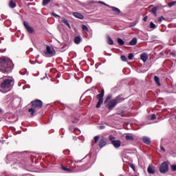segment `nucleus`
<instances>
[{
	"instance_id": "nucleus-1",
	"label": "nucleus",
	"mask_w": 176,
	"mask_h": 176,
	"mask_svg": "<svg viewBox=\"0 0 176 176\" xmlns=\"http://www.w3.org/2000/svg\"><path fill=\"white\" fill-rule=\"evenodd\" d=\"M13 62L9 58L6 56H2L0 58V71L5 74V72H11L13 69Z\"/></svg>"
},
{
	"instance_id": "nucleus-2",
	"label": "nucleus",
	"mask_w": 176,
	"mask_h": 176,
	"mask_svg": "<svg viewBox=\"0 0 176 176\" xmlns=\"http://www.w3.org/2000/svg\"><path fill=\"white\" fill-rule=\"evenodd\" d=\"M32 108L29 109L28 112L30 113V116H34L36 112V108H42L43 103L41 100H35L31 102Z\"/></svg>"
},
{
	"instance_id": "nucleus-3",
	"label": "nucleus",
	"mask_w": 176,
	"mask_h": 176,
	"mask_svg": "<svg viewBox=\"0 0 176 176\" xmlns=\"http://www.w3.org/2000/svg\"><path fill=\"white\" fill-rule=\"evenodd\" d=\"M13 85H14L13 79L3 80L2 82H0V91H3L2 90H9V89L13 87Z\"/></svg>"
},
{
	"instance_id": "nucleus-4",
	"label": "nucleus",
	"mask_w": 176,
	"mask_h": 176,
	"mask_svg": "<svg viewBox=\"0 0 176 176\" xmlns=\"http://www.w3.org/2000/svg\"><path fill=\"white\" fill-rule=\"evenodd\" d=\"M109 141L111 142L113 146H114V148H120V146H122V141L120 140H116L115 137H113V135H110L109 137Z\"/></svg>"
},
{
	"instance_id": "nucleus-5",
	"label": "nucleus",
	"mask_w": 176,
	"mask_h": 176,
	"mask_svg": "<svg viewBox=\"0 0 176 176\" xmlns=\"http://www.w3.org/2000/svg\"><path fill=\"white\" fill-rule=\"evenodd\" d=\"M43 54L45 56V57H53V56L56 54V52H54V49L47 45L46 47V51H45Z\"/></svg>"
},
{
	"instance_id": "nucleus-6",
	"label": "nucleus",
	"mask_w": 176,
	"mask_h": 176,
	"mask_svg": "<svg viewBox=\"0 0 176 176\" xmlns=\"http://www.w3.org/2000/svg\"><path fill=\"white\" fill-rule=\"evenodd\" d=\"M160 171L162 174L167 173L168 171V164L167 162H163L160 167Z\"/></svg>"
},
{
	"instance_id": "nucleus-7",
	"label": "nucleus",
	"mask_w": 176,
	"mask_h": 176,
	"mask_svg": "<svg viewBox=\"0 0 176 176\" xmlns=\"http://www.w3.org/2000/svg\"><path fill=\"white\" fill-rule=\"evenodd\" d=\"M116 105H118V104L113 99V100H110V102L107 104V108H108V109H113V108H115V107H116Z\"/></svg>"
},
{
	"instance_id": "nucleus-8",
	"label": "nucleus",
	"mask_w": 176,
	"mask_h": 176,
	"mask_svg": "<svg viewBox=\"0 0 176 176\" xmlns=\"http://www.w3.org/2000/svg\"><path fill=\"white\" fill-rule=\"evenodd\" d=\"M113 100L116 104H120V102H123V101H124V98H122V95H118Z\"/></svg>"
},
{
	"instance_id": "nucleus-9",
	"label": "nucleus",
	"mask_w": 176,
	"mask_h": 176,
	"mask_svg": "<svg viewBox=\"0 0 176 176\" xmlns=\"http://www.w3.org/2000/svg\"><path fill=\"white\" fill-rule=\"evenodd\" d=\"M110 9L112 10V11L113 12L114 14L118 15L120 14V10L116 7H113V6H109Z\"/></svg>"
},
{
	"instance_id": "nucleus-10",
	"label": "nucleus",
	"mask_w": 176,
	"mask_h": 176,
	"mask_svg": "<svg viewBox=\"0 0 176 176\" xmlns=\"http://www.w3.org/2000/svg\"><path fill=\"white\" fill-rule=\"evenodd\" d=\"M73 16H74V17H76V19H80V20H83V19H85L83 14L79 12H73Z\"/></svg>"
},
{
	"instance_id": "nucleus-11",
	"label": "nucleus",
	"mask_w": 176,
	"mask_h": 176,
	"mask_svg": "<svg viewBox=\"0 0 176 176\" xmlns=\"http://www.w3.org/2000/svg\"><path fill=\"white\" fill-rule=\"evenodd\" d=\"M147 172L148 173V174H155V173H156L155 170V168L152 165H149L147 168Z\"/></svg>"
},
{
	"instance_id": "nucleus-12",
	"label": "nucleus",
	"mask_w": 176,
	"mask_h": 176,
	"mask_svg": "<svg viewBox=\"0 0 176 176\" xmlns=\"http://www.w3.org/2000/svg\"><path fill=\"white\" fill-rule=\"evenodd\" d=\"M140 59L142 60L144 63H146L148 60V54H146V53H142L140 55Z\"/></svg>"
},
{
	"instance_id": "nucleus-13",
	"label": "nucleus",
	"mask_w": 176,
	"mask_h": 176,
	"mask_svg": "<svg viewBox=\"0 0 176 176\" xmlns=\"http://www.w3.org/2000/svg\"><path fill=\"white\" fill-rule=\"evenodd\" d=\"M107 145V139H101L99 143L100 148H104Z\"/></svg>"
},
{
	"instance_id": "nucleus-14",
	"label": "nucleus",
	"mask_w": 176,
	"mask_h": 176,
	"mask_svg": "<svg viewBox=\"0 0 176 176\" xmlns=\"http://www.w3.org/2000/svg\"><path fill=\"white\" fill-rule=\"evenodd\" d=\"M96 97H97L98 100H102V101H104V89H102L101 91V92L97 95Z\"/></svg>"
},
{
	"instance_id": "nucleus-15",
	"label": "nucleus",
	"mask_w": 176,
	"mask_h": 176,
	"mask_svg": "<svg viewBox=\"0 0 176 176\" xmlns=\"http://www.w3.org/2000/svg\"><path fill=\"white\" fill-rule=\"evenodd\" d=\"M81 41L82 38L80 37V36H76L74 38V43H76V45H79Z\"/></svg>"
},
{
	"instance_id": "nucleus-16",
	"label": "nucleus",
	"mask_w": 176,
	"mask_h": 176,
	"mask_svg": "<svg viewBox=\"0 0 176 176\" xmlns=\"http://www.w3.org/2000/svg\"><path fill=\"white\" fill-rule=\"evenodd\" d=\"M143 142L147 145H149V144H151V139L146 136H144L143 137Z\"/></svg>"
},
{
	"instance_id": "nucleus-17",
	"label": "nucleus",
	"mask_w": 176,
	"mask_h": 176,
	"mask_svg": "<svg viewBox=\"0 0 176 176\" xmlns=\"http://www.w3.org/2000/svg\"><path fill=\"white\" fill-rule=\"evenodd\" d=\"M126 140L128 141H134V137H133V135L128 134L125 136Z\"/></svg>"
},
{
	"instance_id": "nucleus-18",
	"label": "nucleus",
	"mask_w": 176,
	"mask_h": 176,
	"mask_svg": "<svg viewBox=\"0 0 176 176\" xmlns=\"http://www.w3.org/2000/svg\"><path fill=\"white\" fill-rule=\"evenodd\" d=\"M62 23L65 24V25H67L69 28H71V25H69L68 20H67L65 18H62Z\"/></svg>"
},
{
	"instance_id": "nucleus-19",
	"label": "nucleus",
	"mask_w": 176,
	"mask_h": 176,
	"mask_svg": "<svg viewBox=\"0 0 176 176\" xmlns=\"http://www.w3.org/2000/svg\"><path fill=\"white\" fill-rule=\"evenodd\" d=\"M130 46H134L137 45V38H133L130 42H129Z\"/></svg>"
},
{
	"instance_id": "nucleus-20",
	"label": "nucleus",
	"mask_w": 176,
	"mask_h": 176,
	"mask_svg": "<svg viewBox=\"0 0 176 176\" xmlns=\"http://www.w3.org/2000/svg\"><path fill=\"white\" fill-rule=\"evenodd\" d=\"M61 168H62V170H63V171H66V173H72V170H71L69 168L65 167V166H62Z\"/></svg>"
},
{
	"instance_id": "nucleus-21",
	"label": "nucleus",
	"mask_w": 176,
	"mask_h": 176,
	"mask_svg": "<svg viewBox=\"0 0 176 176\" xmlns=\"http://www.w3.org/2000/svg\"><path fill=\"white\" fill-rule=\"evenodd\" d=\"M107 43H108V45H113V40H112L111 36H107Z\"/></svg>"
},
{
	"instance_id": "nucleus-22",
	"label": "nucleus",
	"mask_w": 176,
	"mask_h": 176,
	"mask_svg": "<svg viewBox=\"0 0 176 176\" xmlns=\"http://www.w3.org/2000/svg\"><path fill=\"white\" fill-rule=\"evenodd\" d=\"M151 12L153 14H154V16H157V14H156V12H157V8L156 7L153 8Z\"/></svg>"
},
{
	"instance_id": "nucleus-23",
	"label": "nucleus",
	"mask_w": 176,
	"mask_h": 176,
	"mask_svg": "<svg viewBox=\"0 0 176 176\" xmlns=\"http://www.w3.org/2000/svg\"><path fill=\"white\" fill-rule=\"evenodd\" d=\"M82 30L85 31V34H87V32H89V28H87V26L85 25H82Z\"/></svg>"
},
{
	"instance_id": "nucleus-24",
	"label": "nucleus",
	"mask_w": 176,
	"mask_h": 176,
	"mask_svg": "<svg viewBox=\"0 0 176 176\" xmlns=\"http://www.w3.org/2000/svg\"><path fill=\"white\" fill-rule=\"evenodd\" d=\"M118 43L120 45V46H123V45H124V41H123V39H122L120 38H118Z\"/></svg>"
},
{
	"instance_id": "nucleus-25",
	"label": "nucleus",
	"mask_w": 176,
	"mask_h": 176,
	"mask_svg": "<svg viewBox=\"0 0 176 176\" xmlns=\"http://www.w3.org/2000/svg\"><path fill=\"white\" fill-rule=\"evenodd\" d=\"M154 79L155 83H157L158 86H160V79L157 76H155Z\"/></svg>"
},
{
	"instance_id": "nucleus-26",
	"label": "nucleus",
	"mask_w": 176,
	"mask_h": 176,
	"mask_svg": "<svg viewBox=\"0 0 176 176\" xmlns=\"http://www.w3.org/2000/svg\"><path fill=\"white\" fill-rule=\"evenodd\" d=\"M103 102H104V100H98L96 104V108H101V105H102Z\"/></svg>"
},
{
	"instance_id": "nucleus-27",
	"label": "nucleus",
	"mask_w": 176,
	"mask_h": 176,
	"mask_svg": "<svg viewBox=\"0 0 176 176\" xmlns=\"http://www.w3.org/2000/svg\"><path fill=\"white\" fill-rule=\"evenodd\" d=\"M26 30H27L28 32H29V34H32V32H34V28L31 26L28 28Z\"/></svg>"
},
{
	"instance_id": "nucleus-28",
	"label": "nucleus",
	"mask_w": 176,
	"mask_h": 176,
	"mask_svg": "<svg viewBox=\"0 0 176 176\" xmlns=\"http://www.w3.org/2000/svg\"><path fill=\"white\" fill-rule=\"evenodd\" d=\"M176 5V1H172L168 3V6L169 8H173V6H175Z\"/></svg>"
},
{
	"instance_id": "nucleus-29",
	"label": "nucleus",
	"mask_w": 176,
	"mask_h": 176,
	"mask_svg": "<svg viewBox=\"0 0 176 176\" xmlns=\"http://www.w3.org/2000/svg\"><path fill=\"white\" fill-rule=\"evenodd\" d=\"M10 7H11L12 9L16 8V3L13 2V1H10Z\"/></svg>"
},
{
	"instance_id": "nucleus-30",
	"label": "nucleus",
	"mask_w": 176,
	"mask_h": 176,
	"mask_svg": "<svg viewBox=\"0 0 176 176\" xmlns=\"http://www.w3.org/2000/svg\"><path fill=\"white\" fill-rule=\"evenodd\" d=\"M50 3V0H43V6H46Z\"/></svg>"
},
{
	"instance_id": "nucleus-31",
	"label": "nucleus",
	"mask_w": 176,
	"mask_h": 176,
	"mask_svg": "<svg viewBox=\"0 0 176 176\" xmlns=\"http://www.w3.org/2000/svg\"><path fill=\"white\" fill-rule=\"evenodd\" d=\"M135 25H137V21L131 23L130 25H129V27H130V28H131V27H135Z\"/></svg>"
},
{
	"instance_id": "nucleus-32",
	"label": "nucleus",
	"mask_w": 176,
	"mask_h": 176,
	"mask_svg": "<svg viewBox=\"0 0 176 176\" xmlns=\"http://www.w3.org/2000/svg\"><path fill=\"white\" fill-rule=\"evenodd\" d=\"M150 28H156V25H155V23H153V22H151L150 23Z\"/></svg>"
},
{
	"instance_id": "nucleus-33",
	"label": "nucleus",
	"mask_w": 176,
	"mask_h": 176,
	"mask_svg": "<svg viewBox=\"0 0 176 176\" xmlns=\"http://www.w3.org/2000/svg\"><path fill=\"white\" fill-rule=\"evenodd\" d=\"M121 60H122V61H127V58L126 57V56H124V55H122V56H121Z\"/></svg>"
},
{
	"instance_id": "nucleus-34",
	"label": "nucleus",
	"mask_w": 176,
	"mask_h": 176,
	"mask_svg": "<svg viewBox=\"0 0 176 176\" xmlns=\"http://www.w3.org/2000/svg\"><path fill=\"white\" fill-rule=\"evenodd\" d=\"M98 3H101V5H104V6H107L108 8H109V6H110L109 5H108V4H107L104 2L101 1H99Z\"/></svg>"
},
{
	"instance_id": "nucleus-35",
	"label": "nucleus",
	"mask_w": 176,
	"mask_h": 176,
	"mask_svg": "<svg viewBox=\"0 0 176 176\" xmlns=\"http://www.w3.org/2000/svg\"><path fill=\"white\" fill-rule=\"evenodd\" d=\"M23 24L26 30L30 27V24H28V22L24 21Z\"/></svg>"
},
{
	"instance_id": "nucleus-36",
	"label": "nucleus",
	"mask_w": 176,
	"mask_h": 176,
	"mask_svg": "<svg viewBox=\"0 0 176 176\" xmlns=\"http://www.w3.org/2000/svg\"><path fill=\"white\" fill-rule=\"evenodd\" d=\"M133 57H134V55L133 54H129L128 56L129 60H132Z\"/></svg>"
},
{
	"instance_id": "nucleus-37",
	"label": "nucleus",
	"mask_w": 176,
	"mask_h": 176,
	"mask_svg": "<svg viewBox=\"0 0 176 176\" xmlns=\"http://www.w3.org/2000/svg\"><path fill=\"white\" fill-rule=\"evenodd\" d=\"M111 98H112V96H109L107 98V99L105 100L104 102L107 103L109 101V100H111Z\"/></svg>"
},
{
	"instance_id": "nucleus-38",
	"label": "nucleus",
	"mask_w": 176,
	"mask_h": 176,
	"mask_svg": "<svg viewBox=\"0 0 176 176\" xmlns=\"http://www.w3.org/2000/svg\"><path fill=\"white\" fill-rule=\"evenodd\" d=\"M155 119H156V115L155 114L151 115V120H155Z\"/></svg>"
},
{
	"instance_id": "nucleus-39",
	"label": "nucleus",
	"mask_w": 176,
	"mask_h": 176,
	"mask_svg": "<svg viewBox=\"0 0 176 176\" xmlns=\"http://www.w3.org/2000/svg\"><path fill=\"white\" fill-rule=\"evenodd\" d=\"M99 138H100V137H98V136H95L94 137L95 144H97V142L98 141Z\"/></svg>"
},
{
	"instance_id": "nucleus-40",
	"label": "nucleus",
	"mask_w": 176,
	"mask_h": 176,
	"mask_svg": "<svg viewBox=\"0 0 176 176\" xmlns=\"http://www.w3.org/2000/svg\"><path fill=\"white\" fill-rule=\"evenodd\" d=\"M163 20H164V17H163V16L158 18V21L160 23H162V21H163Z\"/></svg>"
},
{
	"instance_id": "nucleus-41",
	"label": "nucleus",
	"mask_w": 176,
	"mask_h": 176,
	"mask_svg": "<svg viewBox=\"0 0 176 176\" xmlns=\"http://www.w3.org/2000/svg\"><path fill=\"white\" fill-rule=\"evenodd\" d=\"M171 169L173 170V171H176V165H172Z\"/></svg>"
},
{
	"instance_id": "nucleus-42",
	"label": "nucleus",
	"mask_w": 176,
	"mask_h": 176,
	"mask_svg": "<svg viewBox=\"0 0 176 176\" xmlns=\"http://www.w3.org/2000/svg\"><path fill=\"white\" fill-rule=\"evenodd\" d=\"M170 56H173V57H176L175 52H170Z\"/></svg>"
},
{
	"instance_id": "nucleus-43",
	"label": "nucleus",
	"mask_w": 176,
	"mask_h": 176,
	"mask_svg": "<svg viewBox=\"0 0 176 176\" xmlns=\"http://www.w3.org/2000/svg\"><path fill=\"white\" fill-rule=\"evenodd\" d=\"M52 16H54V17H60L59 15H58L57 14H56L54 12L52 13Z\"/></svg>"
},
{
	"instance_id": "nucleus-44",
	"label": "nucleus",
	"mask_w": 176,
	"mask_h": 176,
	"mask_svg": "<svg viewBox=\"0 0 176 176\" xmlns=\"http://www.w3.org/2000/svg\"><path fill=\"white\" fill-rule=\"evenodd\" d=\"M6 52V49H0V53H5Z\"/></svg>"
},
{
	"instance_id": "nucleus-45",
	"label": "nucleus",
	"mask_w": 176,
	"mask_h": 176,
	"mask_svg": "<svg viewBox=\"0 0 176 176\" xmlns=\"http://www.w3.org/2000/svg\"><path fill=\"white\" fill-rule=\"evenodd\" d=\"M160 149H161V151H163L164 152H166V149L164 148V147L163 146H160Z\"/></svg>"
},
{
	"instance_id": "nucleus-46",
	"label": "nucleus",
	"mask_w": 176,
	"mask_h": 176,
	"mask_svg": "<svg viewBox=\"0 0 176 176\" xmlns=\"http://www.w3.org/2000/svg\"><path fill=\"white\" fill-rule=\"evenodd\" d=\"M65 155H69V150H67L65 151Z\"/></svg>"
},
{
	"instance_id": "nucleus-47",
	"label": "nucleus",
	"mask_w": 176,
	"mask_h": 176,
	"mask_svg": "<svg viewBox=\"0 0 176 176\" xmlns=\"http://www.w3.org/2000/svg\"><path fill=\"white\" fill-rule=\"evenodd\" d=\"M131 167L133 170H135V166L133 164L131 165Z\"/></svg>"
},
{
	"instance_id": "nucleus-48",
	"label": "nucleus",
	"mask_w": 176,
	"mask_h": 176,
	"mask_svg": "<svg viewBox=\"0 0 176 176\" xmlns=\"http://www.w3.org/2000/svg\"><path fill=\"white\" fill-rule=\"evenodd\" d=\"M144 21H146V20H148V16H145L144 19H143Z\"/></svg>"
}]
</instances>
